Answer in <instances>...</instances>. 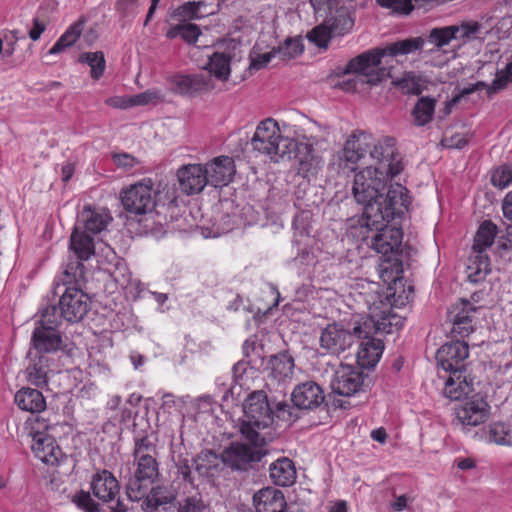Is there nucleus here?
Returning a JSON list of instances; mask_svg holds the SVG:
<instances>
[{
    "label": "nucleus",
    "mask_w": 512,
    "mask_h": 512,
    "mask_svg": "<svg viewBox=\"0 0 512 512\" xmlns=\"http://www.w3.org/2000/svg\"><path fill=\"white\" fill-rule=\"evenodd\" d=\"M156 193L151 179L131 185L121 193V203L124 209L135 215L151 212L156 204Z\"/></svg>",
    "instance_id": "11"
},
{
    "label": "nucleus",
    "mask_w": 512,
    "mask_h": 512,
    "mask_svg": "<svg viewBox=\"0 0 512 512\" xmlns=\"http://www.w3.org/2000/svg\"><path fill=\"white\" fill-rule=\"evenodd\" d=\"M78 61L80 63H87L90 66L91 77L95 80L99 79L105 71L106 62L101 51L82 53Z\"/></svg>",
    "instance_id": "44"
},
{
    "label": "nucleus",
    "mask_w": 512,
    "mask_h": 512,
    "mask_svg": "<svg viewBox=\"0 0 512 512\" xmlns=\"http://www.w3.org/2000/svg\"><path fill=\"white\" fill-rule=\"evenodd\" d=\"M17 406L27 412L39 413L46 408V400L43 394L33 388H22L15 394Z\"/></svg>",
    "instance_id": "29"
},
{
    "label": "nucleus",
    "mask_w": 512,
    "mask_h": 512,
    "mask_svg": "<svg viewBox=\"0 0 512 512\" xmlns=\"http://www.w3.org/2000/svg\"><path fill=\"white\" fill-rule=\"evenodd\" d=\"M425 40L422 37L408 38L394 42L384 48H376L352 58L344 69L345 74H355L353 78L343 82L342 88L347 92H355L360 84L377 85L390 77V71L380 67L384 56L407 55L422 49Z\"/></svg>",
    "instance_id": "2"
},
{
    "label": "nucleus",
    "mask_w": 512,
    "mask_h": 512,
    "mask_svg": "<svg viewBox=\"0 0 512 512\" xmlns=\"http://www.w3.org/2000/svg\"><path fill=\"white\" fill-rule=\"evenodd\" d=\"M84 27V21L78 20L73 23L66 32L57 40L49 50V54H57L65 48L72 46L80 37Z\"/></svg>",
    "instance_id": "41"
},
{
    "label": "nucleus",
    "mask_w": 512,
    "mask_h": 512,
    "mask_svg": "<svg viewBox=\"0 0 512 512\" xmlns=\"http://www.w3.org/2000/svg\"><path fill=\"white\" fill-rule=\"evenodd\" d=\"M334 35L330 31L326 22L314 27L307 35L308 39L319 47L326 48Z\"/></svg>",
    "instance_id": "50"
},
{
    "label": "nucleus",
    "mask_w": 512,
    "mask_h": 512,
    "mask_svg": "<svg viewBox=\"0 0 512 512\" xmlns=\"http://www.w3.org/2000/svg\"><path fill=\"white\" fill-rule=\"evenodd\" d=\"M364 381L363 373L350 365H341L331 381L334 394L352 396L360 391Z\"/></svg>",
    "instance_id": "19"
},
{
    "label": "nucleus",
    "mask_w": 512,
    "mask_h": 512,
    "mask_svg": "<svg viewBox=\"0 0 512 512\" xmlns=\"http://www.w3.org/2000/svg\"><path fill=\"white\" fill-rule=\"evenodd\" d=\"M490 405L479 393L467 397L455 407L457 424L465 431L485 423L490 416Z\"/></svg>",
    "instance_id": "12"
},
{
    "label": "nucleus",
    "mask_w": 512,
    "mask_h": 512,
    "mask_svg": "<svg viewBox=\"0 0 512 512\" xmlns=\"http://www.w3.org/2000/svg\"><path fill=\"white\" fill-rule=\"evenodd\" d=\"M142 499L144 500L142 506L153 510L171 503L175 496L167 487L158 485L151 489L148 488L146 495Z\"/></svg>",
    "instance_id": "40"
},
{
    "label": "nucleus",
    "mask_w": 512,
    "mask_h": 512,
    "mask_svg": "<svg viewBox=\"0 0 512 512\" xmlns=\"http://www.w3.org/2000/svg\"><path fill=\"white\" fill-rule=\"evenodd\" d=\"M477 308L466 299H460L450 306L447 318L451 323V333L461 338L467 337L474 331V314Z\"/></svg>",
    "instance_id": "17"
},
{
    "label": "nucleus",
    "mask_w": 512,
    "mask_h": 512,
    "mask_svg": "<svg viewBox=\"0 0 512 512\" xmlns=\"http://www.w3.org/2000/svg\"><path fill=\"white\" fill-rule=\"evenodd\" d=\"M70 248L76 254L78 260L72 262L76 266L77 262L88 260L95 253L93 238L86 231L82 230L80 225H76L70 237ZM75 272V268L73 269Z\"/></svg>",
    "instance_id": "27"
},
{
    "label": "nucleus",
    "mask_w": 512,
    "mask_h": 512,
    "mask_svg": "<svg viewBox=\"0 0 512 512\" xmlns=\"http://www.w3.org/2000/svg\"><path fill=\"white\" fill-rule=\"evenodd\" d=\"M178 512H211L210 505L197 490L185 491L178 501Z\"/></svg>",
    "instance_id": "36"
},
{
    "label": "nucleus",
    "mask_w": 512,
    "mask_h": 512,
    "mask_svg": "<svg viewBox=\"0 0 512 512\" xmlns=\"http://www.w3.org/2000/svg\"><path fill=\"white\" fill-rule=\"evenodd\" d=\"M78 507L82 508L86 512H99V504L96 503L88 492L81 491L74 497L73 500Z\"/></svg>",
    "instance_id": "55"
},
{
    "label": "nucleus",
    "mask_w": 512,
    "mask_h": 512,
    "mask_svg": "<svg viewBox=\"0 0 512 512\" xmlns=\"http://www.w3.org/2000/svg\"><path fill=\"white\" fill-rule=\"evenodd\" d=\"M512 84V61L503 69L497 70L495 79L488 87V96H492Z\"/></svg>",
    "instance_id": "46"
},
{
    "label": "nucleus",
    "mask_w": 512,
    "mask_h": 512,
    "mask_svg": "<svg viewBox=\"0 0 512 512\" xmlns=\"http://www.w3.org/2000/svg\"><path fill=\"white\" fill-rule=\"evenodd\" d=\"M374 231L370 238V247L382 254L383 260L379 265L380 277L385 282H394L403 272L404 248L402 246L403 231L396 226H389L385 222L377 226H365Z\"/></svg>",
    "instance_id": "5"
},
{
    "label": "nucleus",
    "mask_w": 512,
    "mask_h": 512,
    "mask_svg": "<svg viewBox=\"0 0 512 512\" xmlns=\"http://www.w3.org/2000/svg\"><path fill=\"white\" fill-rule=\"evenodd\" d=\"M480 24L478 22H464L461 25H451L452 29L457 31H453L455 34V39L467 40L473 37L480 30Z\"/></svg>",
    "instance_id": "52"
},
{
    "label": "nucleus",
    "mask_w": 512,
    "mask_h": 512,
    "mask_svg": "<svg viewBox=\"0 0 512 512\" xmlns=\"http://www.w3.org/2000/svg\"><path fill=\"white\" fill-rule=\"evenodd\" d=\"M436 100L429 96L419 98L412 110L413 123L416 126H425L432 121Z\"/></svg>",
    "instance_id": "38"
},
{
    "label": "nucleus",
    "mask_w": 512,
    "mask_h": 512,
    "mask_svg": "<svg viewBox=\"0 0 512 512\" xmlns=\"http://www.w3.org/2000/svg\"><path fill=\"white\" fill-rule=\"evenodd\" d=\"M367 304L369 309L367 319L355 325L352 332L340 323L328 324L320 335L321 348L333 354H340L350 348L356 338H366L369 334L377 332L391 333L389 300L380 299L378 302L375 299L372 302L367 300Z\"/></svg>",
    "instance_id": "3"
},
{
    "label": "nucleus",
    "mask_w": 512,
    "mask_h": 512,
    "mask_svg": "<svg viewBox=\"0 0 512 512\" xmlns=\"http://www.w3.org/2000/svg\"><path fill=\"white\" fill-rule=\"evenodd\" d=\"M487 439L499 445H512V430L502 422H495L489 425Z\"/></svg>",
    "instance_id": "45"
},
{
    "label": "nucleus",
    "mask_w": 512,
    "mask_h": 512,
    "mask_svg": "<svg viewBox=\"0 0 512 512\" xmlns=\"http://www.w3.org/2000/svg\"><path fill=\"white\" fill-rule=\"evenodd\" d=\"M274 411V417L277 419L284 421V422H290L292 421L293 414H292V408L289 404L285 402H279L276 404V408Z\"/></svg>",
    "instance_id": "61"
},
{
    "label": "nucleus",
    "mask_w": 512,
    "mask_h": 512,
    "mask_svg": "<svg viewBox=\"0 0 512 512\" xmlns=\"http://www.w3.org/2000/svg\"><path fill=\"white\" fill-rule=\"evenodd\" d=\"M468 141L469 140H468L467 135L457 133L450 137H445L442 140V144H443V146L448 147V148L461 149L465 145H467Z\"/></svg>",
    "instance_id": "60"
},
{
    "label": "nucleus",
    "mask_w": 512,
    "mask_h": 512,
    "mask_svg": "<svg viewBox=\"0 0 512 512\" xmlns=\"http://www.w3.org/2000/svg\"><path fill=\"white\" fill-rule=\"evenodd\" d=\"M490 272V260L487 254H473L468 259L467 278L471 283H479Z\"/></svg>",
    "instance_id": "34"
},
{
    "label": "nucleus",
    "mask_w": 512,
    "mask_h": 512,
    "mask_svg": "<svg viewBox=\"0 0 512 512\" xmlns=\"http://www.w3.org/2000/svg\"><path fill=\"white\" fill-rule=\"evenodd\" d=\"M413 0H376L382 8L389 9L391 13L408 15L414 9Z\"/></svg>",
    "instance_id": "49"
},
{
    "label": "nucleus",
    "mask_w": 512,
    "mask_h": 512,
    "mask_svg": "<svg viewBox=\"0 0 512 512\" xmlns=\"http://www.w3.org/2000/svg\"><path fill=\"white\" fill-rule=\"evenodd\" d=\"M503 215L512 220V192L508 193L502 203Z\"/></svg>",
    "instance_id": "64"
},
{
    "label": "nucleus",
    "mask_w": 512,
    "mask_h": 512,
    "mask_svg": "<svg viewBox=\"0 0 512 512\" xmlns=\"http://www.w3.org/2000/svg\"><path fill=\"white\" fill-rule=\"evenodd\" d=\"M146 454L157 455L156 446L149 440L148 436L135 438L133 457Z\"/></svg>",
    "instance_id": "54"
},
{
    "label": "nucleus",
    "mask_w": 512,
    "mask_h": 512,
    "mask_svg": "<svg viewBox=\"0 0 512 512\" xmlns=\"http://www.w3.org/2000/svg\"><path fill=\"white\" fill-rule=\"evenodd\" d=\"M221 455L211 450H203L193 459V466L200 477L212 478L218 470Z\"/></svg>",
    "instance_id": "33"
},
{
    "label": "nucleus",
    "mask_w": 512,
    "mask_h": 512,
    "mask_svg": "<svg viewBox=\"0 0 512 512\" xmlns=\"http://www.w3.org/2000/svg\"><path fill=\"white\" fill-rule=\"evenodd\" d=\"M46 26L43 22L39 21V19L35 18L33 20V27L32 29L29 31V37L33 40V41H37L41 34L44 32Z\"/></svg>",
    "instance_id": "63"
},
{
    "label": "nucleus",
    "mask_w": 512,
    "mask_h": 512,
    "mask_svg": "<svg viewBox=\"0 0 512 512\" xmlns=\"http://www.w3.org/2000/svg\"><path fill=\"white\" fill-rule=\"evenodd\" d=\"M334 36H342L348 33L354 26V19L347 9H338L335 14L325 20Z\"/></svg>",
    "instance_id": "39"
},
{
    "label": "nucleus",
    "mask_w": 512,
    "mask_h": 512,
    "mask_svg": "<svg viewBox=\"0 0 512 512\" xmlns=\"http://www.w3.org/2000/svg\"><path fill=\"white\" fill-rule=\"evenodd\" d=\"M253 506L256 512H285L287 503L281 490L264 487L253 495Z\"/></svg>",
    "instance_id": "23"
},
{
    "label": "nucleus",
    "mask_w": 512,
    "mask_h": 512,
    "mask_svg": "<svg viewBox=\"0 0 512 512\" xmlns=\"http://www.w3.org/2000/svg\"><path fill=\"white\" fill-rule=\"evenodd\" d=\"M468 356V344L459 340L445 343L437 350L438 366L445 372H449L443 394L451 400H459L473 392L472 380H468L465 375Z\"/></svg>",
    "instance_id": "4"
},
{
    "label": "nucleus",
    "mask_w": 512,
    "mask_h": 512,
    "mask_svg": "<svg viewBox=\"0 0 512 512\" xmlns=\"http://www.w3.org/2000/svg\"><path fill=\"white\" fill-rule=\"evenodd\" d=\"M262 445L233 442L221 453V461L232 470L245 471L251 463L261 460L263 453L260 446Z\"/></svg>",
    "instance_id": "13"
},
{
    "label": "nucleus",
    "mask_w": 512,
    "mask_h": 512,
    "mask_svg": "<svg viewBox=\"0 0 512 512\" xmlns=\"http://www.w3.org/2000/svg\"><path fill=\"white\" fill-rule=\"evenodd\" d=\"M291 399L297 408L311 410L319 407L324 402L325 396L316 382L306 381L294 388Z\"/></svg>",
    "instance_id": "21"
},
{
    "label": "nucleus",
    "mask_w": 512,
    "mask_h": 512,
    "mask_svg": "<svg viewBox=\"0 0 512 512\" xmlns=\"http://www.w3.org/2000/svg\"><path fill=\"white\" fill-rule=\"evenodd\" d=\"M491 182L495 187L506 188L512 182V164H503L495 169Z\"/></svg>",
    "instance_id": "51"
},
{
    "label": "nucleus",
    "mask_w": 512,
    "mask_h": 512,
    "mask_svg": "<svg viewBox=\"0 0 512 512\" xmlns=\"http://www.w3.org/2000/svg\"><path fill=\"white\" fill-rule=\"evenodd\" d=\"M204 2H187L179 8V14L188 18H200L202 15L199 13L200 8Z\"/></svg>",
    "instance_id": "59"
},
{
    "label": "nucleus",
    "mask_w": 512,
    "mask_h": 512,
    "mask_svg": "<svg viewBox=\"0 0 512 512\" xmlns=\"http://www.w3.org/2000/svg\"><path fill=\"white\" fill-rule=\"evenodd\" d=\"M370 157L377 161V166H368L356 173L352 185L356 202L363 206L361 226L388 223L404 215L411 204L408 189L399 183L391 185L386 195L381 193L388 178L396 177L403 170L395 139L386 137L378 141L371 150Z\"/></svg>",
    "instance_id": "1"
},
{
    "label": "nucleus",
    "mask_w": 512,
    "mask_h": 512,
    "mask_svg": "<svg viewBox=\"0 0 512 512\" xmlns=\"http://www.w3.org/2000/svg\"><path fill=\"white\" fill-rule=\"evenodd\" d=\"M292 145L294 140L282 137L278 123L272 118L261 121L251 139L253 151L267 155L274 161L290 154Z\"/></svg>",
    "instance_id": "8"
},
{
    "label": "nucleus",
    "mask_w": 512,
    "mask_h": 512,
    "mask_svg": "<svg viewBox=\"0 0 512 512\" xmlns=\"http://www.w3.org/2000/svg\"><path fill=\"white\" fill-rule=\"evenodd\" d=\"M169 89L182 96H197L214 88V82L209 74H175L168 79Z\"/></svg>",
    "instance_id": "14"
},
{
    "label": "nucleus",
    "mask_w": 512,
    "mask_h": 512,
    "mask_svg": "<svg viewBox=\"0 0 512 512\" xmlns=\"http://www.w3.org/2000/svg\"><path fill=\"white\" fill-rule=\"evenodd\" d=\"M250 57L251 62L248 69L252 71L265 68L271 59L277 56L275 54L274 48H272V50L269 52L256 54L255 56L251 55Z\"/></svg>",
    "instance_id": "56"
},
{
    "label": "nucleus",
    "mask_w": 512,
    "mask_h": 512,
    "mask_svg": "<svg viewBox=\"0 0 512 512\" xmlns=\"http://www.w3.org/2000/svg\"><path fill=\"white\" fill-rule=\"evenodd\" d=\"M73 264H68L64 271V279L62 284H56L54 294L58 295L62 290L58 300V322L62 319L70 323L81 321L91 309V299L79 286V280L84 274V265L80 262L76 263L75 272H73Z\"/></svg>",
    "instance_id": "6"
},
{
    "label": "nucleus",
    "mask_w": 512,
    "mask_h": 512,
    "mask_svg": "<svg viewBox=\"0 0 512 512\" xmlns=\"http://www.w3.org/2000/svg\"><path fill=\"white\" fill-rule=\"evenodd\" d=\"M393 83L405 94L418 95L421 93L419 79L413 73H405L403 77L393 81Z\"/></svg>",
    "instance_id": "48"
},
{
    "label": "nucleus",
    "mask_w": 512,
    "mask_h": 512,
    "mask_svg": "<svg viewBox=\"0 0 512 512\" xmlns=\"http://www.w3.org/2000/svg\"><path fill=\"white\" fill-rule=\"evenodd\" d=\"M243 412L240 425L242 436L254 445L264 444L265 438L260 431L274 421V411L266 393L257 390L249 394L243 403Z\"/></svg>",
    "instance_id": "7"
},
{
    "label": "nucleus",
    "mask_w": 512,
    "mask_h": 512,
    "mask_svg": "<svg viewBox=\"0 0 512 512\" xmlns=\"http://www.w3.org/2000/svg\"><path fill=\"white\" fill-rule=\"evenodd\" d=\"M177 468L178 476H181L182 479L191 487V489L195 488L194 481L191 475V466L189 464V460L187 458H179L175 463Z\"/></svg>",
    "instance_id": "57"
},
{
    "label": "nucleus",
    "mask_w": 512,
    "mask_h": 512,
    "mask_svg": "<svg viewBox=\"0 0 512 512\" xmlns=\"http://www.w3.org/2000/svg\"><path fill=\"white\" fill-rule=\"evenodd\" d=\"M58 310L55 304L48 305L41 311L39 326L32 334L33 348L36 355L54 353L61 349L62 338L57 331L59 326Z\"/></svg>",
    "instance_id": "9"
},
{
    "label": "nucleus",
    "mask_w": 512,
    "mask_h": 512,
    "mask_svg": "<svg viewBox=\"0 0 512 512\" xmlns=\"http://www.w3.org/2000/svg\"><path fill=\"white\" fill-rule=\"evenodd\" d=\"M315 143V138L311 137L307 139V142L294 141V145H292L299 160V173L306 178L317 175L324 165L323 157L313 147Z\"/></svg>",
    "instance_id": "18"
},
{
    "label": "nucleus",
    "mask_w": 512,
    "mask_h": 512,
    "mask_svg": "<svg viewBox=\"0 0 512 512\" xmlns=\"http://www.w3.org/2000/svg\"><path fill=\"white\" fill-rule=\"evenodd\" d=\"M138 4V0H118L116 2L117 11L124 17L133 12V8Z\"/></svg>",
    "instance_id": "62"
},
{
    "label": "nucleus",
    "mask_w": 512,
    "mask_h": 512,
    "mask_svg": "<svg viewBox=\"0 0 512 512\" xmlns=\"http://www.w3.org/2000/svg\"><path fill=\"white\" fill-rule=\"evenodd\" d=\"M113 220L109 211L104 208L85 206L80 214L81 229L89 234H99Z\"/></svg>",
    "instance_id": "24"
},
{
    "label": "nucleus",
    "mask_w": 512,
    "mask_h": 512,
    "mask_svg": "<svg viewBox=\"0 0 512 512\" xmlns=\"http://www.w3.org/2000/svg\"><path fill=\"white\" fill-rule=\"evenodd\" d=\"M203 166L207 171L208 184L214 187L227 185L235 173L234 161L228 156L216 157Z\"/></svg>",
    "instance_id": "22"
},
{
    "label": "nucleus",
    "mask_w": 512,
    "mask_h": 512,
    "mask_svg": "<svg viewBox=\"0 0 512 512\" xmlns=\"http://www.w3.org/2000/svg\"><path fill=\"white\" fill-rule=\"evenodd\" d=\"M180 189L187 195L200 193L208 184L207 171L201 164H188L177 171Z\"/></svg>",
    "instance_id": "20"
},
{
    "label": "nucleus",
    "mask_w": 512,
    "mask_h": 512,
    "mask_svg": "<svg viewBox=\"0 0 512 512\" xmlns=\"http://www.w3.org/2000/svg\"><path fill=\"white\" fill-rule=\"evenodd\" d=\"M370 335L363 338L356 354L358 365L366 369L373 368L377 364L384 349L383 342L380 339L370 338Z\"/></svg>",
    "instance_id": "26"
},
{
    "label": "nucleus",
    "mask_w": 512,
    "mask_h": 512,
    "mask_svg": "<svg viewBox=\"0 0 512 512\" xmlns=\"http://www.w3.org/2000/svg\"><path fill=\"white\" fill-rule=\"evenodd\" d=\"M169 89L182 96H197L214 88V82L209 74H175L168 79Z\"/></svg>",
    "instance_id": "15"
},
{
    "label": "nucleus",
    "mask_w": 512,
    "mask_h": 512,
    "mask_svg": "<svg viewBox=\"0 0 512 512\" xmlns=\"http://www.w3.org/2000/svg\"><path fill=\"white\" fill-rule=\"evenodd\" d=\"M163 97L157 90H147L145 92L139 93L137 95L130 97V105L132 106H140L156 103L162 100Z\"/></svg>",
    "instance_id": "53"
},
{
    "label": "nucleus",
    "mask_w": 512,
    "mask_h": 512,
    "mask_svg": "<svg viewBox=\"0 0 512 512\" xmlns=\"http://www.w3.org/2000/svg\"><path fill=\"white\" fill-rule=\"evenodd\" d=\"M231 59L232 55L230 52L216 51L209 56V61L204 66V70L211 77L214 76L218 80L227 81L231 72Z\"/></svg>",
    "instance_id": "32"
},
{
    "label": "nucleus",
    "mask_w": 512,
    "mask_h": 512,
    "mask_svg": "<svg viewBox=\"0 0 512 512\" xmlns=\"http://www.w3.org/2000/svg\"><path fill=\"white\" fill-rule=\"evenodd\" d=\"M455 29L450 26L433 28L428 36V41L434 44L437 48H442L448 45L451 40L455 39V34H453Z\"/></svg>",
    "instance_id": "47"
},
{
    "label": "nucleus",
    "mask_w": 512,
    "mask_h": 512,
    "mask_svg": "<svg viewBox=\"0 0 512 512\" xmlns=\"http://www.w3.org/2000/svg\"><path fill=\"white\" fill-rule=\"evenodd\" d=\"M496 234L497 226L490 220L484 221L474 237L472 253L486 254L485 250L493 244Z\"/></svg>",
    "instance_id": "35"
},
{
    "label": "nucleus",
    "mask_w": 512,
    "mask_h": 512,
    "mask_svg": "<svg viewBox=\"0 0 512 512\" xmlns=\"http://www.w3.org/2000/svg\"><path fill=\"white\" fill-rule=\"evenodd\" d=\"M200 35V28L196 24L192 23L175 25L171 27L166 33L167 38L175 39L180 37L188 44H194Z\"/></svg>",
    "instance_id": "42"
},
{
    "label": "nucleus",
    "mask_w": 512,
    "mask_h": 512,
    "mask_svg": "<svg viewBox=\"0 0 512 512\" xmlns=\"http://www.w3.org/2000/svg\"><path fill=\"white\" fill-rule=\"evenodd\" d=\"M374 145L371 143L370 137L364 134L359 136L353 134L345 142L339 159L346 163L356 164L366 153H370L373 150Z\"/></svg>",
    "instance_id": "25"
},
{
    "label": "nucleus",
    "mask_w": 512,
    "mask_h": 512,
    "mask_svg": "<svg viewBox=\"0 0 512 512\" xmlns=\"http://www.w3.org/2000/svg\"><path fill=\"white\" fill-rule=\"evenodd\" d=\"M273 48L276 56L283 61L294 59L304 51L302 41L298 38H287L282 44Z\"/></svg>",
    "instance_id": "43"
},
{
    "label": "nucleus",
    "mask_w": 512,
    "mask_h": 512,
    "mask_svg": "<svg viewBox=\"0 0 512 512\" xmlns=\"http://www.w3.org/2000/svg\"><path fill=\"white\" fill-rule=\"evenodd\" d=\"M136 469L126 486V493L130 500L140 501L146 495L148 486L159 477V463L156 455H140L133 457Z\"/></svg>",
    "instance_id": "10"
},
{
    "label": "nucleus",
    "mask_w": 512,
    "mask_h": 512,
    "mask_svg": "<svg viewBox=\"0 0 512 512\" xmlns=\"http://www.w3.org/2000/svg\"><path fill=\"white\" fill-rule=\"evenodd\" d=\"M112 159L118 168L124 170H129L138 164L137 159L128 153H114Z\"/></svg>",
    "instance_id": "58"
},
{
    "label": "nucleus",
    "mask_w": 512,
    "mask_h": 512,
    "mask_svg": "<svg viewBox=\"0 0 512 512\" xmlns=\"http://www.w3.org/2000/svg\"><path fill=\"white\" fill-rule=\"evenodd\" d=\"M271 375L278 381L290 377L293 373L294 359L287 352H281L270 358Z\"/></svg>",
    "instance_id": "37"
},
{
    "label": "nucleus",
    "mask_w": 512,
    "mask_h": 512,
    "mask_svg": "<svg viewBox=\"0 0 512 512\" xmlns=\"http://www.w3.org/2000/svg\"><path fill=\"white\" fill-rule=\"evenodd\" d=\"M32 450L39 460L48 465L57 464L62 455V451L55 440L48 436H35Z\"/></svg>",
    "instance_id": "28"
},
{
    "label": "nucleus",
    "mask_w": 512,
    "mask_h": 512,
    "mask_svg": "<svg viewBox=\"0 0 512 512\" xmlns=\"http://www.w3.org/2000/svg\"><path fill=\"white\" fill-rule=\"evenodd\" d=\"M49 371L50 358L46 355H35L26 368L27 381L37 387L45 386Z\"/></svg>",
    "instance_id": "31"
},
{
    "label": "nucleus",
    "mask_w": 512,
    "mask_h": 512,
    "mask_svg": "<svg viewBox=\"0 0 512 512\" xmlns=\"http://www.w3.org/2000/svg\"><path fill=\"white\" fill-rule=\"evenodd\" d=\"M91 488L95 497L103 503H111V512H125V506L118 499L120 485L114 475L103 470L94 475Z\"/></svg>",
    "instance_id": "16"
},
{
    "label": "nucleus",
    "mask_w": 512,
    "mask_h": 512,
    "mask_svg": "<svg viewBox=\"0 0 512 512\" xmlns=\"http://www.w3.org/2000/svg\"><path fill=\"white\" fill-rule=\"evenodd\" d=\"M270 478L277 486H289L295 482L296 470L292 460L284 457L273 462L269 467Z\"/></svg>",
    "instance_id": "30"
}]
</instances>
